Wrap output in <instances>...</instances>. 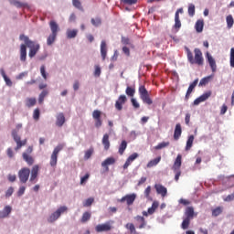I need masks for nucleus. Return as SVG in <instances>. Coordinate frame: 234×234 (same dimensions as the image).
I'll use <instances>...</instances> for the list:
<instances>
[{"mask_svg":"<svg viewBox=\"0 0 234 234\" xmlns=\"http://www.w3.org/2000/svg\"><path fill=\"white\" fill-rule=\"evenodd\" d=\"M19 39L25 43L20 45V61H27V47L29 48V58H34L39 51V44L30 40V38L25 35H20Z\"/></svg>","mask_w":234,"mask_h":234,"instance_id":"f257e3e1","label":"nucleus"},{"mask_svg":"<svg viewBox=\"0 0 234 234\" xmlns=\"http://www.w3.org/2000/svg\"><path fill=\"white\" fill-rule=\"evenodd\" d=\"M195 57H193V52L189 48H186V56L187 60L191 65H198L199 67H202L204 65V57L202 55V50L200 48H196L194 49Z\"/></svg>","mask_w":234,"mask_h":234,"instance_id":"f03ea898","label":"nucleus"},{"mask_svg":"<svg viewBox=\"0 0 234 234\" xmlns=\"http://www.w3.org/2000/svg\"><path fill=\"white\" fill-rule=\"evenodd\" d=\"M49 27L51 34L48 37L47 45L50 47V45H52L54 41H56V37H58V32H59V26L58 25V23H56V21L51 20L49 22Z\"/></svg>","mask_w":234,"mask_h":234,"instance_id":"7ed1b4c3","label":"nucleus"},{"mask_svg":"<svg viewBox=\"0 0 234 234\" xmlns=\"http://www.w3.org/2000/svg\"><path fill=\"white\" fill-rule=\"evenodd\" d=\"M180 167H182V154H177L174 165L172 166V171H174V173H176L175 176V180L176 182H178V180H180V176L182 175V171H180Z\"/></svg>","mask_w":234,"mask_h":234,"instance_id":"20e7f679","label":"nucleus"},{"mask_svg":"<svg viewBox=\"0 0 234 234\" xmlns=\"http://www.w3.org/2000/svg\"><path fill=\"white\" fill-rule=\"evenodd\" d=\"M64 147L65 144H59L58 146L54 148L49 161L51 167H56V165H58V155L59 154L60 151H63Z\"/></svg>","mask_w":234,"mask_h":234,"instance_id":"39448f33","label":"nucleus"},{"mask_svg":"<svg viewBox=\"0 0 234 234\" xmlns=\"http://www.w3.org/2000/svg\"><path fill=\"white\" fill-rule=\"evenodd\" d=\"M139 95L142 101L146 103V105H153V99L150 97L149 91L145 89V86L142 85L139 87Z\"/></svg>","mask_w":234,"mask_h":234,"instance_id":"423d86ee","label":"nucleus"},{"mask_svg":"<svg viewBox=\"0 0 234 234\" xmlns=\"http://www.w3.org/2000/svg\"><path fill=\"white\" fill-rule=\"evenodd\" d=\"M66 211H69V207H67L66 206L59 207L48 218V222L49 224H53V222H56V220H58V218L61 217L62 213H66Z\"/></svg>","mask_w":234,"mask_h":234,"instance_id":"0eeeda50","label":"nucleus"},{"mask_svg":"<svg viewBox=\"0 0 234 234\" xmlns=\"http://www.w3.org/2000/svg\"><path fill=\"white\" fill-rule=\"evenodd\" d=\"M18 178L21 184H27L30 178V168L23 167L18 171Z\"/></svg>","mask_w":234,"mask_h":234,"instance_id":"6e6552de","label":"nucleus"},{"mask_svg":"<svg viewBox=\"0 0 234 234\" xmlns=\"http://www.w3.org/2000/svg\"><path fill=\"white\" fill-rule=\"evenodd\" d=\"M12 136L14 141L16 144V147L15 148V151H19L21 147L27 145V139L21 141V137L17 134V130H13L12 131Z\"/></svg>","mask_w":234,"mask_h":234,"instance_id":"1a4fd4ad","label":"nucleus"},{"mask_svg":"<svg viewBox=\"0 0 234 234\" xmlns=\"http://www.w3.org/2000/svg\"><path fill=\"white\" fill-rule=\"evenodd\" d=\"M112 229V225L111 221H107L103 224H99L95 227V231L97 233H103L105 231H111Z\"/></svg>","mask_w":234,"mask_h":234,"instance_id":"9d476101","label":"nucleus"},{"mask_svg":"<svg viewBox=\"0 0 234 234\" xmlns=\"http://www.w3.org/2000/svg\"><path fill=\"white\" fill-rule=\"evenodd\" d=\"M136 194L133 193V194H128L124 197H122L120 199V202L126 203L128 206H133V204H134V200H136Z\"/></svg>","mask_w":234,"mask_h":234,"instance_id":"9b49d317","label":"nucleus"},{"mask_svg":"<svg viewBox=\"0 0 234 234\" xmlns=\"http://www.w3.org/2000/svg\"><path fill=\"white\" fill-rule=\"evenodd\" d=\"M92 118L95 120V127L100 129V127H101L103 124V122L101 121V112L99 110L93 111Z\"/></svg>","mask_w":234,"mask_h":234,"instance_id":"f8f14e48","label":"nucleus"},{"mask_svg":"<svg viewBox=\"0 0 234 234\" xmlns=\"http://www.w3.org/2000/svg\"><path fill=\"white\" fill-rule=\"evenodd\" d=\"M37 175H39V165H35L31 169L29 182H32V184H36L37 182Z\"/></svg>","mask_w":234,"mask_h":234,"instance_id":"ddd939ff","label":"nucleus"},{"mask_svg":"<svg viewBox=\"0 0 234 234\" xmlns=\"http://www.w3.org/2000/svg\"><path fill=\"white\" fill-rule=\"evenodd\" d=\"M206 58L208 61V65L212 70V72H217V62L215 61V58H213V56L209 54V52H207Z\"/></svg>","mask_w":234,"mask_h":234,"instance_id":"4468645a","label":"nucleus"},{"mask_svg":"<svg viewBox=\"0 0 234 234\" xmlns=\"http://www.w3.org/2000/svg\"><path fill=\"white\" fill-rule=\"evenodd\" d=\"M154 189H155L157 195H161V197H163V198L165 197H167V188L165 186H164L163 185L155 184Z\"/></svg>","mask_w":234,"mask_h":234,"instance_id":"2eb2a0df","label":"nucleus"},{"mask_svg":"<svg viewBox=\"0 0 234 234\" xmlns=\"http://www.w3.org/2000/svg\"><path fill=\"white\" fill-rule=\"evenodd\" d=\"M210 97H211V91H207L194 101V105H200L202 101H206V100H207Z\"/></svg>","mask_w":234,"mask_h":234,"instance_id":"dca6fc26","label":"nucleus"},{"mask_svg":"<svg viewBox=\"0 0 234 234\" xmlns=\"http://www.w3.org/2000/svg\"><path fill=\"white\" fill-rule=\"evenodd\" d=\"M114 164H116V159L108 157L101 163V167H103L105 171H109V165H114Z\"/></svg>","mask_w":234,"mask_h":234,"instance_id":"f3484780","label":"nucleus"},{"mask_svg":"<svg viewBox=\"0 0 234 234\" xmlns=\"http://www.w3.org/2000/svg\"><path fill=\"white\" fill-rule=\"evenodd\" d=\"M197 85H198V79H196L188 87L187 90H186V100H189V96H191V93L193 92V90H195V87H197Z\"/></svg>","mask_w":234,"mask_h":234,"instance_id":"a211bd4d","label":"nucleus"},{"mask_svg":"<svg viewBox=\"0 0 234 234\" xmlns=\"http://www.w3.org/2000/svg\"><path fill=\"white\" fill-rule=\"evenodd\" d=\"M185 218H188V220H193L195 218V208L193 207H187L185 210Z\"/></svg>","mask_w":234,"mask_h":234,"instance_id":"6ab92c4d","label":"nucleus"},{"mask_svg":"<svg viewBox=\"0 0 234 234\" xmlns=\"http://www.w3.org/2000/svg\"><path fill=\"white\" fill-rule=\"evenodd\" d=\"M12 213V207L5 206L3 210H0V218H6Z\"/></svg>","mask_w":234,"mask_h":234,"instance_id":"aec40b11","label":"nucleus"},{"mask_svg":"<svg viewBox=\"0 0 234 234\" xmlns=\"http://www.w3.org/2000/svg\"><path fill=\"white\" fill-rule=\"evenodd\" d=\"M182 136V125L180 123L176 124L174 132V140H179Z\"/></svg>","mask_w":234,"mask_h":234,"instance_id":"412c9836","label":"nucleus"},{"mask_svg":"<svg viewBox=\"0 0 234 234\" xmlns=\"http://www.w3.org/2000/svg\"><path fill=\"white\" fill-rule=\"evenodd\" d=\"M64 124H65V114H63V112H60L57 115L56 125L57 127H63Z\"/></svg>","mask_w":234,"mask_h":234,"instance_id":"4be33fe9","label":"nucleus"},{"mask_svg":"<svg viewBox=\"0 0 234 234\" xmlns=\"http://www.w3.org/2000/svg\"><path fill=\"white\" fill-rule=\"evenodd\" d=\"M10 5L16 6V8H26V6H28V4L23 3L19 0H10Z\"/></svg>","mask_w":234,"mask_h":234,"instance_id":"5701e85b","label":"nucleus"},{"mask_svg":"<svg viewBox=\"0 0 234 234\" xmlns=\"http://www.w3.org/2000/svg\"><path fill=\"white\" fill-rule=\"evenodd\" d=\"M22 156L23 160L27 162V165H34V157H32V155L23 153Z\"/></svg>","mask_w":234,"mask_h":234,"instance_id":"b1692460","label":"nucleus"},{"mask_svg":"<svg viewBox=\"0 0 234 234\" xmlns=\"http://www.w3.org/2000/svg\"><path fill=\"white\" fill-rule=\"evenodd\" d=\"M101 55L102 59L105 60V58H107V43L105 41L101 43Z\"/></svg>","mask_w":234,"mask_h":234,"instance_id":"393cba45","label":"nucleus"},{"mask_svg":"<svg viewBox=\"0 0 234 234\" xmlns=\"http://www.w3.org/2000/svg\"><path fill=\"white\" fill-rule=\"evenodd\" d=\"M0 74L3 77L4 80L5 81V84L8 87H12V80L8 78V76H6V73L5 72L4 69H0Z\"/></svg>","mask_w":234,"mask_h":234,"instance_id":"a878e982","label":"nucleus"},{"mask_svg":"<svg viewBox=\"0 0 234 234\" xmlns=\"http://www.w3.org/2000/svg\"><path fill=\"white\" fill-rule=\"evenodd\" d=\"M102 145L104 146L105 151L111 147V143L109 142V134L105 133L102 137Z\"/></svg>","mask_w":234,"mask_h":234,"instance_id":"bb28decb","label":"nucleus"},{"mask_svg":"<svg viewBox=\"0 0 234 234\" xmlns=\"http://www.w3.org/2000/svg\"><path fill=\"white\" fill-rule=\"evenodd\" d=\"M135 220H137L140 223L139 229H144V228H145V226L147 224L145 222V218H144L142 216H136Z\"/></svg>","mask_w":234,"mask_h":234,"instance_id":"cd10ccee","label":"nucleus"},{"mask_svg":"<svg viewBox=\"0 0 234 234\" xmlns=\"http://www.w3.org/2000/svg\"><path fill=\"white\" fill-rule=\"evenodd\" d=\"M193 142H195V135H189L186 141V151H190L193 147Z\"/></svg>","mask_w":234,"mask_h":234,"instance_id":"c85d7f7f","label":"nucleus"},{"mask_svg":"<svg viewBox=\"0 0 234 234\" xmlns=\"http://www.w3.org/2000/svg\"><path fill=\"white\" fill-rule=\"evenodd\" d=\"M66 34L68 39H74L78 36V29H68Z\"/></svg>","mask_w":234,"mask_h":234,"instance_id":"c756f323","label":"nucleus"},{"mask_svg":"<svg viewBox=\"0 0 234 234\" xmlns=\"http://www.w3.org/2000/svg\"><path fill=\"white\" fill-rule=\"evenodd\" d=\"M162 160V157L161 156H158L156 157L155 159L154 160H151L147 165L146 166L148 168H151V167H154V165H158V164H160V161Z\"/></svg>","mask_w":234,"mask_h":234,"instance_id":"7c9ffc66","label":"nucleus"},{"mask_svg":"<svg viewBox=\"0 0 234 234\" xmlns=\"http://www.w3.org/2000/svg\"><path fill=\"white\" fill-rule=\"evenodd\" d=\"M181 27H182V22H180V16H178V14L175 15L174 28L176 29V32H178V30H180Z\"/></svg>","mask_w":234,"mask_h":234,"instance_id":"2f4dec72","label":"nucleus"},{"mask_svg":"<svg viewBox=\"0 0 234 234\" xmlns=\"http://www.w3.org/2000/svg\"><path fill=\"white\" fill-rule=\"evenodd\" d=\"M196 31L200 34L204 30V20H197L195 26Z\"/></svg>","mask_w":234,"mask_h":234,"instance_id":"473e14b6","label":"nucleus"},{"mask_svg":"<svg viewBox=\"0 0 234 234\" xmlns=\"http://www.w3.org/2000/svg\"><path fill=\"white\" fill-rule=\"evenodd\" d=\"M212 79H213L212 75L201 79V80L199 81V84H198L199 87H204V86L207 85V83H209V81H211Z\"/></svg>","mask_w":234,"mask_h":234,"instance_id":"72a5a7b5","label":"nucleus"},{"mask_svg":"<svg viewBox=\"0 0 234 234\" xmlns=\"http://www.w3.org/2000/svg\"><path fill=\"white\" fill-rule=\"evenodd\" d=\"M36 103H37V101L36 100V98H27L26 100V107H28V109H30V107H34Z\"/></svg>","mask_w":234,"mask_h":234,"instance_id":"f704fd0d","label":"nucleus"},{"mask_svg":"<svg viewBox=\"0 0 234 234\" xmlns=\"http://www.w3.org/2000/svg\"><path fill=\"white\" fill-rule=\"evenodd\" d=\"M171 145V143L169 142H162L159 143L156 146H154L155 151H160V149H165V147H169Z\"/></svg>","mask_w":234,"mask_h":234,"instance_id":"c9c22d12","label":"nucleus"},{"mask_svg":"<svg viewBox=\"0 0 234 234\" xmlns=\"http://www.w3.org/2000/svg\"><path fill=\"white\" fill-rule=\"evenodd\" d=\"M90 217L91 214L89 211H86L82 214V218L80 219V222H82V224H85V222H89V220H90Z\"/></svg>","mask_w":234,"mask_h":234,"instance_id":"e433bc0d","label":"nucleus"},{"mask_svg":"<svg viewBox=\"0 0 234 234\" xmlns=\"http://www.w3.org/2000/svg\"><path fill=\"white\" fill-rule=\"evenodd\" d=\"M92 154H94V148L90 147L84 152V160H89Z\"/></svg>","mask_w":234,"mask_h":234,"instance_id":"4c0bfd02","label":"nucleus"},{"mask_svg":"<svg viewBox=\"0 0 234 234\" xmlns=\"http://www.w3.org/2000/svg\"><path fill=\"white\" fill-rule=\"evenodd\" d=\"M127 96H130V98H134V94H136V90L133 87L128 86L125 90Z\"/></svg>","mask_w":234,"mask_h":234,"instance_id":"58836bf2","label":"nucleus"},{"mask_svg":"<svg viewBox=\"0 0 234 234\" xmlns=\"http://www.w3.org/2000/svg\"><path fill=\"white\" fill-rule=\"evenodd\" d=\"M47 96H48V90H43L38 97V103H43V101H45V98H47Z\"/></svg>","mask_w":234,"mask_h":234,"instance_id":"ea45409f","label":"nucleus"},{"mask_svg":"<svg viewBox=\"0 0 234 234\" xmlns=\"http://www.w3.org/2000/svg\"><path fill=\"white\" fill-rule=\"evenodd\" d=\"M158 208V202H154L152 207L148 208V215H153Z\"/></svg>","mask_w":234,"mask_h":234,"instance_id":"a19ab883","label":"nucleus"},{"mask_svg":"<svg viewBox=\"0 0 234 234\" xmlns=\"http://www.w3.org/2000/svg\"><path fill=\"white\" fill-rule=\"evenodd\" d=\"M227 20V27L228 28H232L234 25L233 16L231 15H229L226 18Z\"/></svg>","mask_w":234,"mask_h":234,"instance_id":"79ce46f5","label":"nucleus"},{"mask_svg":"<svg viewBox=\"0 0 234 234\" xmlns=\"http://www.w3.org/2000/svg\"><path fill=\"white\" fill-rule=\"evenodd\" d=\"M125 149H127V141H122L119 147V154H123Z\"/></svg>","mask_w":234,"mask_h":234,"instance_id":"37998d69","label":"nucleus"},{"mask_svg":"<svg viewBox=\"0 0 234 234\" xmlns=\"http://www.w3.org/2000/svg\"><path fill=\"white\" fill-rule=\"evenodd\" d=\"M190 224H191V219L185 218L181 224L182 229H187V228H189Z\"/></svg>","mask_w":234,"mask_h":234,"instance_id":"c03bdc74","label":"nucleus"},{"mask_svg":"<svg viewBox=\"0 0 234 234\" xmlns=\"http://www.w3.org/2000/svg\"><path fill=\"white\" fill-rule=\"evenodd\" d=\"M72 5L75 6V8H78V10H81V12H83V5H81V2L80 0H72Z\"/></svg>","mask_w":234,"mask_h":234,"instance_id":"a18cd8bd","label":"nucleus"},{"mask_svg":"<svg viewBox=\"0 0 234 234\" xmlns=\"http://www.w3.org/2000/svg\"><path fill=\"white\" fill-rule=\"evenodd\" d=\"M222 213V207H217L212 210V217H218V215H221Z\"/></svg>","mask_w":234,"mask_h":234,"instance_id":"49530a36","label":"nucleus"},{"mask_svg":"<svg viewBox=\"0 0 234 234\" xmlns=\"http://www.w3.org/2000/svg\"><path fill=\"white\" fill-rule=\"evenodd\" d=\"M122 45H126L127 47H133V43L127 37H122Z\"/></svg>","mask_w":234,"mask_h":234,"instance_id":"de8ad7c7","label":"nucleus"},{"mask_svg":"<svg viewBox=\"0 0 234 234\" xmlns=\"http://www.w3.org/2000/svg\"><path fill=\"white\" fill-rule=\"evenodd\" d=\"M94 204V197L88 198L85 202H83L84 207H90Z\"/></svg>","mask_w":234,"mask_h":234,"instance_id":"09e8293b","label":"nucleus"},{"mask_svg":"<svg viewBox=\"0 0 234 234\" xmlns=\"http://www.w3.org/2000/svg\"><path fill=\"white\" fill-rule=\"evenodd\" d=\"M91 24L94 27H100V25H101V18L97 17V18H91Z\"/></svg>","mask_w":234,"mask_h":234,"instance_id":"8fccbe9b","label":"nucleus"},{"mask_svg":"<svg viewBox=\"0 0 234 234\" xmlns=\"http://www.w3.org/2000/svg\"><path fill=\"white\" fill-rule=\"evenodd\" d=\"M144 197L148 200H151V186H148L144 190Z\"/></svg>","mask_w":234,"mask_h":234,"instance_id":"3c124183","label":"nucleus"},{"mask_svg":"<svg viewBox=\"0 0 234 234\" xmlns=\"http://www.w3.org/2000/svg\"><path fill=\"white\" fill-rule=\"evenodd\" d=\"M126 229L130 230V233H136V228L133 223L126 224Z\"/></svg>","mask_w":234,"mask_h":234,"instance_id":"603ef678","label":"nucleus"},{"mask_svg":"<svg viewBox=\"0 0 234 234\" xmlns=\"http://www.w3.org/2000/svg\"><path fill=\"white\" fill-rule=\"evenodd\" d=\"M188 15L190 16V17H193V16H195V5L190 4L188 5Z\"/></svg>","mask_w":234,"mask_h":234,"instance_id":"864d4df0","label":"nucleus"},{"mask_svg":"<svg viewBox=\"0 0 234 234\" xmlns=\"http://www.w3.org/2000/svg\"><path fill=\"white\" fill-rule=\"evenodd\" d=\"M40 74L44 80H47V68L45 67V65H42L40 67Z\"/></svg>","mask_w":234,"mask_h":234,"instance_id":"5fc2aeb1","label":"nucleus"},{"mask_svg":"<svg viewBox=\"0 0 234 234\" xmlns=\"http://www.w3.org/2000/svg\"><path fill=\"white\" fill-rule=\"evenodd\" d=\"M118 103H120L121 105H124V103H127V96L121 95L118 99Z\"/></svg>","mask_w":234,"mask_h":234,"instance_id":"6e6d98bb","label":"nucleus"},{"mask_svg":"<svg viewBox=\"0 0 234 234\" xmlns=\"http://www.w3.org/2000/svg\"><path fill=\"white\" fill-rule=\"evenodd\" d=\"M229 61H230V67L232 69H234V48H232L230 49V58H229Z\"/></svg>","mask_w":234,"mask_h":234,"instance_id":"4d7b16f0","label":"nucleus"},{"mask_svg":"<svg viewBox=\"0 0 234 234\" xmlns=\"http://www.w3.org/2000/svg\"><path fill=\"white\" fill-rule=\"evenodd\" d=\"M90 178V174L87 173L84 176L80 177V186H83Z\"/></svg>","mask_w":234,"mask_h":234,"instance_id":"13d9d810","label":"nucleus"},{"mask_svg":"<svg viewBox=\"0 0 234 234\" xmlns=\"http://www.w3.org/2000/svg\"><path fill=\"white\" fill-rule=\"evenodd\" d=\"M121 2L124 5H129L131 6L133 5H136L138 3V0H121Z\"/></svg>","mask_w":234,"mask_h":234,"instance_id":"bf43d9fd","label":"nucleus"},{"mask_svg":"<svg viewBox=\"0 0 234 234\" xmlns=\"http://www.w3.org/2000/svg\"><path fill=\"white\" fill-rule=\"evenodd\" d=\"M131 103H132L133 109H140V103L138 102V101H136V99L132 98Z\"/></svg>","mask_w":234,"mask_h":234,"instance_id":"052dcab7","label":"nucleus"},{"mask_svg":"<svg viewBox=\"0 0 234 234\" xmlns=\"http://www.w3.org/2000/svg\"><path fill=\"white\" fill-rule=\"evenodd\" d=\"M39 114H40L39 108L35 109L34 112H33L34 120H36V121L39 120Z\"/></svg>","mask_w":234,"mask_h":234,"instance_id":"680f3d73","label":"nucleus"},{"mask_svg":"<svg viewBox=\"0 0 234 234\" xmlns=\"http://www.w3.org/2000/svg\"><path fill=\"white\" fill-rule=\"evenodd\" d=\"M14 195V187H9L5 192L6 198H10V196Z\"/></svg>","mask_w":234,"mask_h":234,"instance_id":"e2e57ef3","label":"nucleus"},{"mask_svg":"<svg viewBox=\"0 0 234 234\" xmlns=\"http://www.w3.org/2000/svg\"><path fill=\"white\" fill-rule=\"evenodd\" d=\"M100 74H101V68H100V66L96 65L95 66L94 76L99 78Z\"/></svg>","mask_w":234,"mask_h":234,"instance_id":"0e129e2a","label":"nucleus"},{"mask_svg":"<svg viewBox=\"0 0 234 234\" xmlns=\"http://www.w3.org/2000/svg\"><path fill=\"white\" fill-rule=\"evenodd\" d=\"M226 112H228V105L223 104L220 108V114L224 115L226 114Z\"/></svg>","mask_w":234,"mask_h":234,"instance_id":"69168bd1","label":"nucleus"},{"mask_svg":"<svg viewBox=\"0 0 234 234\" xmlns=\"http://www.w3.org/2000/svg\"><path fill=\"white\" fill-rule=\"evenodd\" d=\"M232 200H234V193L227 196L224 198V202H231Z\"/></svg>","mask_w":234,"mask_h":234,"instance_id":"338daca9","label":"nucleus"},{"mask_svg":"<svg viewBox=\"0 0 234 234\" xmlns=\"http://www.w3.org/2000/svg\"><path fill=\"white\" fill-rule=\"evenodd\" d=\"M136 158H138V154H136V153L132 154L128 157V159L131 160L132 162H133V160H136Z\"/></svg>","mask_w":234,"mask_h":234,"instance_id":"774afa93","label":"nucleus"}]
</instances>
